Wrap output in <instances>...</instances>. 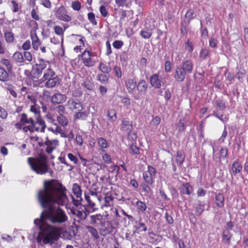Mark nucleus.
Returning a JSON list of instances; mask_svg holds the SVG:
<instances>
[{
    "mask_svg": "<svg viewBox=\"0 0 248 248\" xmlns=\"http://www.w3.org/2000/svg\"><path fill=\"white\" fill-rule=\"evenodd\" d=\"M55 72L49 66L48 68L44 71L42 79L43 81L55 77Z\"/></svg>",
    "mask_w": 248,
    "mask_h": 248,
    "instance_id": "b1692460",
    "label": "nucleus"
},
{
    "mask_svg": "<svg viewBox=\"0 0 248 248\" xmlns=\"http://www.w3.org/2000/svg\"><path fill=\"white\" fill-rule=\"evenodd\" d=\"M150 82L152 86L156 89H159L161 86V81L157 74H154L150 77Z\"/></svg>",
    "mask_w": 248,
    "mask_h": 248,
    "instance_id": "a211bd4d",
    "label": "nucleus"
},
{
    "mask_svg": "<svg viewBox=\"0 0 248 248\" xmlns=\"http://www.w3.org/2000/svg\"><path fill=\"white\" fill-rule=\"evenodd\" d=\"M99 69L103 73L108 74L111 70L109 64H107L101 62L99 65Z\"/></svg>",
    "mask_w": 248,
    "mask_h": 248,
    "instance_id": "2f4dec72",
    "label": "nucleus"
},
{
    "mask_svg": "<svg viewBox=\"0 0 248 248\" xmlns=\"http://www.w3.org/2000/svg\"><path fill=\"white\" fill-rule=\"evenodd\" d=\"M100 12L103 17H106L108 15V12L105 6L101 5L99 8Z\"/></svg>",
    "mask_w": 248,
    "mask_h": 248,
    "instance_id": "bf43d9fd",
    "label": "nucleus"
},
{
    "mask_svg": "<svg viewBox=\"0 0 248 248\" xmlns=\"http://www.w3.org/2000/svg\"><path fill=\"white\" fill-rule=\"evenodd\" d=\"M130 153L133 155H138L140 154L139 148L134 144H132L129 149Z\"/></svg>",
    "mask_w": 248,
    "mask_h": 248,
    "instance_id": "8fccbe9b",
    "label": "nucleus"
},
{
    "mask_svg": "<svg viewBox=\"0 0 248 248\" xmlns=\"http://www.w3.org/2000/svg\"><path fill=\"white\" fill-rule=\"evenodd\" d=\"M45 145H46V152L47 154H51L52 151L56 148L57 146L59 145V142L57 140H47L45 142Z\"/></svg>",
    "mask_w": 248,
    "mask_h": 248,
    "instance_id": "dca6fc26",
    "label": "nucleus"
},
{
    "mask_svg": "<svg viewBox=\"0 0 248 248\" xmlns=\"http://www.w3.org/2000/svg\"><path fill=\"white\" fill-rule=\"evenodd\" d=\"M185 156L183 153V152L181 151H178L176 153V162L178 166H181L184 160H185Z\"/></svg>",
    "mask_w": 248,
    "mask_h": 248,
    "instance_id": "7c9ffc66",
    "label": "nucleus"
},
{
    "mask_svg": "<svg viewBox=\"0 0 248 248\" xmlns=\"http://www.w3.org/2000/svg\"><path fill=\"white\" fill-rule=\"evenodd\" d=\"M156 173V170L155 168L151 166H148V170L142 174L143 178L146 183L152 185L154 182L153 178L155 176Z\"/></svg>",
    "mask_w": 248,
    "mask_h": 248,
    "instance_id": "0eeeda50",
    "label": "nucleus"
},
{
    "mask_svg": "<svg viewBox=\"0 0 248 248\" xmlns=\"http://www.w3.org/2000/svg\"><path fill=\"white\" fill-rule=\"evenodd\" d=\"M28 162L32 170L39 174H44L49 171V166L47 162V157L41 155L38 158L29 157Z\"/></svg>",
    "mask_w": 248,
    "mask_h": 248,
    "instance_id": "f03ea898",
    "label": "nucleus"
},
{
    "mask_svg": "<svg viewBox=\"0 0 248 248\" xmlns=\"http://www.w3.org/2000/svg\"><path fill=\"white\" fill-rule=\"evenodd\" d=\"M8 79V74L6 71L2 67L0 66V80L5 81Z\"/></svg>",
    "mask_w": 248,
    "mask_h": 248,
    "instance_id": "a19ab883",
    "label": "nucleus"
},
{
    "mask_svg": "<svg viewBox=\"0 0 248 248\" xmlns=\"http://www.w3.org/2000/svg\"><path fill=\"white\" fill-rule=\"evenodd\" d=\"M35 127H38L39 128V131L44 133L45 132V129L46 127V123L40 117H36V121L35 122Z\"/></svg>",
    "mask_w": 248,
    "mask_h": 248,
    "instance_id": "5701e85b",
    "label": "nucleus"
},
{
    "mask_svg": "<svg viewBox=\"0 0 248 248\" xmlns=\"http://www.w3.org/2000/svg\"><path fill=\"white\" fill-rule=\"evenodd\" d=\"M242 170V166L239 162L238 160H235L232 164L231 170L233 175H236L237 173H240Z\"/></svg>",
    "mask_w": 248,
    "mask_h": 248,
    "instance_id": "4be33fe9",
    "label": "nucleus"
},
{
    "mask_svg": "<svg viewBox=\"0 0 248 248\" xmlns=\"http://www.w3.org/2000/svg\"><path fill=\"white\" fill-rule=\"evenodd\" d=\"M245 75H246V71L243 69H240L239 70V71L237 72L236 77H237V78L239 80L242 81L245 78Z\"/></svg>",
    "mask_w": 248,
    "mask_h": 248,
    "instance_id": "09e8293b",
    "label": "nucleus"
},
{
    "mask_svg": "<svg viewBox=\"0 0 248 248\" xmlns=\"http://www.w3.org/2000/svg\"><path fill=\"white\" fill-rule=\"evenodd\" d=\"M136 87L138 91V94H134V98L136 100H139L140 98V95L146 93L148 87V84L145 80L141 79L137 84Z\"/></svg>",
    "mask_w": 248,
    "mask_h": 248,
    "instance_id": "1a4fd4ad",
    "label": "nucleus"
},
{
    "mask_svg": "<svg viewBox=\"0 0 248 248\" xmlns=\"http://www.w3.org/2000/svg\"><path fill=\"white\" fill-rule=\"evenodd\" d=\"M72 190L74 194L78 199L77 200H75L73 197H72V201L74 205L78 206V205L80 204L79 202L82 200V190L80 186L77 183H74L73 185Z\"/></svg>",
    "mask_w": 248,
    "mask_h": 248,
    "instance_id": "9d476101",
    "label": "nucleus"
},
{
    "mask_svg": "<svg viewBox=\"0 0 248 248\" xmlns=\"http://www.w3.org/2000/svg\"><path fill=\"white\" fill-rule=\"evenodd\" d=\"M49 62L45 61L42 59L38 60V62L32 66L31 71V75L33 78H38L42 74L43 71L46 67L47 64Z\"/></svg>",
    "mask_w": 248,
    "mask_h": 248,
    "instance_id": "7ed1b4c3",
    "label": "nucleus"
},
{
    "mask_svg": "<svg viewBox=\"0 0 248 248\" xmlns=\"http://www.w3.org/2000/svg\"><path fill=\"white\" fill-rule=\"evenodd\" d=\"M4 37L6 41L8 43H12L14 41V34L12 32L5 31L4 32Z\"/></svg>",
    "mask_w": 248,
    "mask_h": 248,
    "instance_id": "37998d69",
    "label": "nucleus"
},
{
    "mask_svg": "<svg viewBox=\"0 0 248 248\" xmlns=\"http://www.w3.org/2000/svg\"><path fill=\"white\" fill-rule=\"evenodd\" d=\"M177 127L179 131H183L185 130V127L184 126L183 121L181 119H180L177 124Z\"/></svg>",
    "mask_w": 248,
    "mask_h": 248,
    "instance_id": "338daca9",
    "label": "nucleus"
},
{
    "mask_svg": "<svg viewBox=\"0 0 248 248\" xmlns=\"http://www.w3.org/2000/svg\"><path fill=\"white\" fill-rule=\"evenodd\" d=\"M86 229L88 230V232L95 239H97L99 238V235L98 234V232L95 228H94L92 226H86Z\"/></svg>",
    "mask_w": 248,
    "mask_h": 248,
    "instance_id": "4c0bfd02",
    "label": "nucleus"
},
{
    "mask_svg": "<svg viewBox=\"0 0 248 248\" xmlns=\"http://www.w3.org/2000/svg\"><path fill=\"white\" fill-rule=\"evenodd\" d=\"M194 11L192 9H189L185 15V17L188 19V21L189 22L193 18V15Z\"/></svg>",
    "mask_w": 248,
    "mask_h": 248,
    "instance_id": "052dcab7",
    "label": "nucleus"
},
{
    "mask_svg": "<svg viewBox=\"0 0 248 248\" xmlns=\"http://www.w3.org/2000/svg\"><path fill=\"white\" fill-rule=\"evenodd\" d=\"M204 211V205L201 201H198L196 206V215L199 216Z\"/></svg>",
    "mask_w": 248,
    "mask_h": 248,
    "instance_id": "f704fd0d",
    "label": "nucleus"
},
{
    "mask_svg": "<svg viewBox=\"0 0 248 248\" xmlns=\"http://www.w3.org/2000/svg\"><path fill=\"white\" fill-rule=\"evenodd\" d=\"M66 100V96L60 93H56L51 97V102L53 104H62Z\"/></svg>",
    "mask_w": 248,
    "mask_h": 248,
    "instance_id": "2eb2a0df",
    "label": "nucleus"
},
{
    "mask_svg": "<svg viewBox=\"0 0 248 248\" xmlns=\"http://www.w3.org/2000/svg\"><path fill=\"white\" fill-rule=\"evenodd\" d=\"M102 158L103 161L107 164H109L111 162V159L110 156L108 154H105L103 155Z\"/></svg>",
    "mask_w": 248,
    "mask_h": 248,
    "instance_id": "69168bd1",
    "label": "nucleus"
},
{
    "mask_svg": "<svg viewBox=\"0 0 248 248\" xmlns=\"http://www.w3.org/2000/svg\"><path fill=\"white\" fill-rule=\"evenodd\" d=\"M160 122H161L160 118L158 116H156L155 117H153V119L150 121V125L153 128H155L160 124Z\"/></svg>",
    "mask_w": 248,
    "mask_h": 248,
    "instance_id": "c9c22d12",
    "label": "nucleus"
},
{
    "mask_svg": "<svg viewBox=\"0 0 248 248\" xmlns=\"http://www.w3.org/2000/svg\"><path fill=\"white\" fill-rule=\"evenodd\" d=\"M135 224L137 225L134 226V228L136 230H140L142 229L141 231L146 232L147 231V227L145 223L141 222L140 220H138L135 222Z\"/></svg>",
    "mask_w": 248,
    "mask_h": 248,
    "instance_id": "ea45409f",
    "label": "nucleus"
},
{
    "mask_svg": "<svg viewBox=\"0 0 248 248\" xmlns=\"http://www.w3.org/2000/svg\"><path fill=\"white\" fill-rule=\"evenodd\" d=\"M20 120L24 124H28V129L31 132L34 131L38 132L39 128L38 127H35V121L32 118H28L27 115L24 113L20 115Z\"/></svg>",
    "mask_w": 248,
    "mask_h": 248,
    "instance_id": "20e7f679",
    "label": "nucleus"
},
{
    "mask_svg": "<svg viewBox=\"0 0 248 248\" xmlns=\"http://www.w3.org/2000/svg\"><path fill=\"white\" fill-rule=\"evenodd\" d=\"M13 59L17 62H24V59L22 53L18 52H16L14 54Z\"/></svg>",
    "mask_w": 248,
    "mask_h": 248,
    "instance_id": "a18cd8bd",
    "label": "nucleus"
},
{
    "mask_svg": "<svg viewBox=\"0 0 248 248\" xmlns=\"http://www.w3.org/2000/svg\"><path fill=\"white\" fill-rule=\"evenodd\" d=\"M185 49L189 53L192 52L193 50V46L192 43L188 39L186 43Z\"/></svg>",
    "mask_w": 248,
    "mask_h": 248,
    "instance_id": "864d4df0",
    "label": "nucleus"
},
{
    "mask_svg": "<svg viewBox=\"0 0 248 248\" xmlns=\"http://www.w3.org/2000/svg\"><path fill=\"white\" fill-rule=\"evenodd\" d=\"M101 228L99 229L100 233L102 236H106L115 232V227L113 224L108 221L104 220L102 223Z\"/></svg>",
    "mask_w": 248,
    "mask_h": 248,
    "instance_id": "39448f33",
    "label": "nucleus"
},
{
    "mask_svg": "<svg viewBox=\"0 0 248 248\" xmlns=\"http://www.w3.org/2000/svg\"><path fill=\"white\" fill-rule=\"evenodd\" d=\"M57 120L62 126L64 127L67 125L68 119L63 115L58 116Z\"/></svg>",
    "mask_w": 248,
    "mask_h": 248,
    "instance_id": "e433bc0d",
    "label": "nucleus"
},
{
    "mask_svg": "<svg viewBox=\"0 0 248 248\" xmlns=\"http://www.w3.org/2000/svg\"><path fill=\"white\" fill-rule=\"evenodd\" d=\"M210 50L206 48H202L200 52L199 57L202 60H205L209 56Z\"/></svg>",
    "mask_w": 248,
    "mask_h": 248,
    "instance_id": "72a5a7b5",
    "label": "nucleus"
},
{
    "mask_svg": "<svg viewBox=\"0 0 248 248\" xmlns=\"http://www.w3.org/2000/svg\"><path fill=\"white\" fill-rule=\"evenodd\" d=\"M107 114L108 120L110 122H113L116 120L117 118L116 112L114 109H110L108 110L107 112Z\"/></svg>",
    "mask_w": 248,
    "mask_h": 248,
    "instance_id": "473e14b6",
    "label": "nucleus"
},
{
    "mask_svg": "<svg viewBox=\"0 0 248 248\" xmlns=\"http://www.w3.org/2000/svg\"><path fill=\"white\" fill-rule=\"evenodd\" d=\"M70 212L73 216H76L78 219V222L80 220L85 219L87 216V210L85 207L78 208L72 207L70 209Z\"/></svg>",
    "mask_w": 248,
    "mask_h": 248,
    "instance_id": "6e6552de",
    "label": "nucleus"
},
{
    "mask_svg": "<svg viewBox=\"0 0 248 248\" xmlns=\"http://www.w3.org/2000/svg\"><path fill=\"white\" fill-rule=\"evenodd\" d=\"M71 7L74 10L79 11L81 8V3L78 0L73 1Z\"/></svg>",
    "mask_w": 248,
    "mask_h": 248,
    "instance_id": "603ef678",
    "label": "nucleus"
},
{
    "mask_svg": "<svg viewBox=\"0 0 248 248\" xmlns=\"http://www.w3.org/2000/svg\"><path fill=\"white\" fill-rule=\"evenodd\" d=\"M66 189L57 180L45 181L43 188L37 192V199L44 208L40 218H36L34 223L38 227L40 232L36 238L41 246L52 244L60 237L70 240L72 235L67 231L62 232L60 226H65L68 222L66 212L59 206L66 204L68 198Z\"/></svg>",
    "mask_w": 248,
    "mask_h": 248,
    "instance_id": "f257e3e1",
    "label": "nucleus"
},
{
    "mask_svg": "<svg viewBox=\"0 0 248 248\" xmlns=\"http://www.w3.org/2000/svg\"><path fill=\"white\" fill-rule=\"evenodd\" d=\"M97 78L102 84H106L108 82V78L106 75L98 74L97 75Z\"/></svg>",
    "mask_w": 248,
    "mask_h": 248,
    "instance_id": "c03bdc74",
    "label": "nucleus"
},
{
    "mask_svg": "<svg viewBox=\"0 0 248 248\" xmlns=\"http://www.w3.org/2000/svg\"><path fill=\"white\" fill-rule=\"evenodd\" d=\"M30 111L33 112L35 115H37V117H40V110L39 108L36 105L31 106Z\"/></svg>",
    "mask_w": 248,
    "mask_h": 248,
    "instance_id": "5fc2aeb1",
    "label": "nucleus"
},
{
    "mask_svg": "<svg viewBox=\"0 0 248 248\" xmlns=\"http://www.w3.org/2000/svg\"><path fill=\"white\" fill-rule=\"evenodd\" d=\"M122 130L126 133H128L131 130L132 128V124L131 122L126 119H124L122 120Z\"/></svg>",
    "mask_w": 248,
    "mask_h": 248,
    "instance_id": "393cba45",
    "label": "nucleus"
},
{
    "mask_svg": "<svg viewBox=\"0 0 248 248\" xmlns=\"http://www.w3.org/2000/svg\"><path fill=\"white\" fill-rule=\"evenodd\" d=\"M232 236V234L229 229H225L222 232V241L226 244H229L230 240Z\"/></svg>",
    "mask_w": 248,
    "mask_h": 248,
    "instance_id": "bb28decb",
    "label": "nucleus"
},
{
    "mask_svg": "<svg viewBox=\"0 0 248 248\" xmlns=\"http://www.w3.org/2000/svg\"><path fill=\"white\" fill-rule=\"evenodd\" d=\"M11 4L13 12L14 13L17 12L19 10L18 4H17V3H16L15 0H12L11 1Z\"/></svg>",
    "mask_w": 248,
    "mask_h": 248,
    "instance_id": "e2e57ef3",
    "label": "nucleus"
},
{
    "mask_svg": "<svg viewBox=\"0 0 248 248\" xmlns=\"http://www.w3.org/2000/svg\"><path fill=\"white\" fill-rule=\"evenodd\" d=\"M216 104L217 106L221 110L225 109L226 108L225 103L222 100H217L216 101Z\"/></svg>",
    "mask_w": 248,
    "mask_h": 248,
    "instance_id": "6e6d98bb",
    "label": "nucleus"
},
{
    "mask_svg": "<svg viewBox=\"0 0 248 248\" xmlns=\"http://www.w3.org/2000/svg\"><path fill=\"white\" fill-rule=\"evenodd\" d=\"M82 61L84 65L90 67L94 66L96 63V61L93 58L95 56L93 53H91L89 51L85 50L82 54Z\"/></svg>",
    "mask_w": 248,
    "mask_h": 248,
    "instance_id": "423d86ee",
    "label": "nucleus"
},
{
    "mask_svg": "<svg viewBox=\"0 0 248 248\" xmlns=\"http://www.w3.org/2000/svg\"><path fill=\"white\" fill-rule=\"evenodd\" d=\"M125 84L128 92L131 93L133 92L134 90L136 88L137 84L136 79L129 78L126 80Z\"/></svg>",
    "mask_w": 248,
    "mask_h": 248,
    "instance_id": "412c9836",
    "label": "nucleus"
},
{
    "mask_svg": "<svg viewBox=\"0 0 248 248\" xmlns=\"http://www.w3.org/2000/svg\"><path fill=\"white\" fill-rule=\"evenodd\" d=\"M85 198L86 200L87 201L90 206H91V207H94L95 206V203L93 201L94 199H93V198L92 199H91L90 196L86 195H85Z\"/></svg>",
    "mask_w": 248,
    "mask_h": 248,
    "instance_id": "13d9d810",
    "label": "nucleus"
},
{
    "mask_svg": "<svg viewBox=\"0 0 248 248\" xmlns=\"http://www.w3.org/2000/svg\"><path fill=\"white\" fill-rule=\"evenodd\" d=\"M88 18L90 22L93 25H97V22L95 18V15L93 13H89L88 14Z\"/></svg>",
    "mask_w": 248,
    "mask_h": 248,
    "instance_id": "3c124183",
    "label": "nucleus"
},
{
    "mask_svg": "<svg viewBox=\"0 0 248 248\" xmlns=\"http://www.w3.org/2000/svg\"><path fill=\"white\" fill-rule=\"evenodd\" d=\"M124 45V42L121 40H115L112 43L113 46L116 49L121 48Z\"/></svg>",
    "mask_w": 248,
    "mask_h": 248,
    "instance_id": "4d7b16f0",
    "label": "nucleus"
},
{
    "mask_svg": "<svg viewBox=\"0 0 248 248\" xmlns=\"http://www.w3.org/2000/svg\"><path fill=\"white\" fill-rule=\"evenodd\" d=\"M88 117V113L85 111H78L75 112L74 118L75 120H86Z\"/></svg>",
    "mask_w": 248,
    "mask_h": 248,
    "instance_id": "c756f323",
    "label": "nucleus"
},
{
    "mask_svg": "<svg viewBox=\"0 0 248 248\" xmlns=\"http://www.w3.org/2000/svg\"><path fill=\"white\" fill-rule=\"evenodd\" d=\"M216 204L219 208H222L224 205V197L222 194L218 193L216 195Z\"/></svg>",
    "mask_w": 248,
    "mask_h": 248,
    "instance_id": "c85d7f7f",
    "label": "nucleus"
},
{
    "mask_svg": "<svg viewBox=\"0 0 248 248\" xmlns=\"http://www.w3.org/2000/svg\"><path fill=\"white\" fill-rule=\"evenodd\" d=\"M141 186L142 187V189H143V191L146 193V194H151V188L150 187V186L146 184H141Z\"/></svg>",
    "mask_w": 248,
    "mask_h": 248,
    "instance_id": "0e129e2a",
    "label": "nucleus"
},
{
    "mask_svg": "<svg viewBox=\"0 0 248 248\" xmlns=\"http://www.w3.org/2000/svg\"><path fill=\"white\" fill-rule=\"evenodd\" d=\"M152 34V31L150 29H143L142 30L140 33V35L144 39H149L150 38Z\"/></svg>",
    "mask_w": 248,
    "mask_h": 248,
    "instance_id": "58836bf2",
    "label": "nucleus"
},
{
    "mask_svg": "<svg viewBox=\"0 0 248 248\" xmlns=\"http://www.w3.org/2000/svg\"><path fill=\"white\" fill-rule=\"evenodd\" d=\"M66 106L68 109L71 110L81 111L83 108V105L78 100L74 98H70L67 102Z\"/></svg>",
    "mask_w": 248,
    "mask_h": 248,
    "instance_id": "9b49d317",
    "label": "nucleus"
},
{
    "mask_svg": "<svg viewBox=\"0 0 248 248\" xmlns=\"http://www.w3.org/2000/svg\"><path fill=\"white\" fill-rule=\"evenodd\" d=\"M55 16L59 20L65 22H68L71 20V17L66 14V11L63 6H61L56 10Z\"/></svg>",
    "mask_w": 248,
    "mask_h": 248,
    "instance_id": "f8f14e48",
    "label": "nucleus"
},
{
    "mask_svg": "<svg viewBox=\"0 0 248 248\" xmlns=\"http://www.w3.org/2000/svg\"><path fill=\"white\" fill-rule=\"evenodd\" d=\"M0 62L7 68L8 71H11L12 69V65L9 60L2 59L1 60Z\"/></svg>",
    "mask_w": 248,
    "mask_h": 248,
    "instance_id": "49530a36",
    "label": "nucleus"
},
{
    "mask_svg": "<svg viewBox=\"0 0 248 248\" xmlns=\"http://www.w3.org/2000/svg\"><path fill=\"white\" fill-rule=\"evenodd\" d=\"M97 142L102 152H105V149L109 146L108 142L103 138L97 139Z\"/></svg>",
    "mask_w": 248,
    "mask_h": 248,
    "instance_id": "a878e982",
    "label": "nucleus"
},
{
    "mask_svg": "<svg viewBox=\"0 0 248 248\" xmlns=\"http://www.w3.org/2000/svg\"><path fill=\"white\" fill-rule=\"evenodd\" d=\"M136 205L138 210L141 212H144L147 208L146 204L140 201H138L136 203Z\"/></svg>",
    "mask_w": 248,
    "mask_h": 248,
    "instance_id": "79ce46f5",
    "label": "nucleus"
},
{
    "mask_svg": "<svg viewBox=\"0 0 248 248\" xmlns=\"http://www.w3.org/2000/svg\"><path fill=\"white\" fill-rule=\"evenodd\" d=\"M171 70V63L169 61H166L165 62L164 70L167 73H169Z\"/></svg>",
    "mask_w": 248,
    "mask_h": 248,
    "instance_id": "680f3d73",
    "label": "nucleus"
},
{
    "mask_svg": "<svg viewBox=\"0 0 248 248\" xmlns=\"http://www.w3.org/2000/svg\"><path fill=\"white\" fill-rule=\"evenodd\" d=\"M103 217L100 214H96L91 216V224L97 226L98 225L102 224L104 222Z\"/></svg>",
    "mask_w": 248,
    "mask_h": 248,
    "instance_id": "aec40b11",
    "label": "nucleus"
},
{
    "mask_svg": "<svg viewBox=\"0 0 248 248\" xmlns=\"http://www.w3.org/2000/svg\"><path fill=\"white\" fill-rule=\"evenodd\" d=\"M60 82V81L59 77L55 76L46 80V82L45 83V86L46 88H52L59 84Z\"/></svg>",
    "mask_w": 248,
    "mask_h": 248,
    "instance_id": "6ab92c4d",
    "label": "nucleus"
},
{
    "mask_svg": "<svg viewBox=\"0 0 248 248\" xmlns=\"http://www.w3.org/2000/svg\"><path fill=\"white\" fill-rule=\"evenodd\" d=\"M181 68L187 74H191L193 69L194 64L191 60H187L184 61L181 65Z\"/></svg>",
    "mask_w": 248,
    "mask_h": 248,
    "instance_id": "4468645a",
    "label": "nucleus"
},
{
    "mask_svg": "<svg viewBox=\"0 0 248 248\" xmlns=\"http://www.w3.org/2000/svg\"><path fill=\"white\" fill-rule=\"evenodd\" d=\"M54 32L56 34L60 35V36L63 37V34H64V30H63L62 28V27H61L60 26H58V25L55 26L54 28Z\"/></svg>",
    "mask_w": 248,
    "mask_h": 248,
    "instance_id": "de8ad7c7",
    "label": "nucleus"
},
{
    "mask_svg": "<svg viewBox=\"0 0 248 248\" xmlns=\"http://www.w3.org/2000/svg\"><path fill=\"white\" fill-rule=\"evenodd\" d=\"M180 190L184 194L190 195L192 191V187L189 183H186L182 185Z\"/></svg>",
    "mask_w": 248,
    "mask_h": 248,
    "instance_id": "cd10ccee",
    "label": "nucleus"
},
{
    "mask_svg": "<svg viewBox=\"0 0 248 248\" xmlns=\"http://www.w3.org/2000/svg\"><path fill=\"white\" fill-rule=\"evenodd\" d=\"M187 74L181 68V67L177 66L175 68L174 74V78L177 82H183Z\"/></svg>",
    "mask_w": 248,
    "mask_h": 248,
    "instance_id": "ddd939ff",
    "label": "nucleus"
},
{
    "mask_svg": "<svg viewBox=\"0 0 248 248\" xmlns=\"http://www.w3.org/2000/svg\"><path fill=\"white\" fill-rule=\"evenodd\" d=\"M31 38L32 41V47L35 50H37L41 45V42L38 38L36 31L31 30L30 32Z\"/></svg>",
    "mask_w": 248,
    "mask_h": 248,
    "instance_id": "f3484780",
    "label": "nucleus"
},
{
    "mask_svg": "<svg viewBox=\"0 0 248 248\" xmlns=\"http://www.w3.org/2000/svg\"><path fill=\"white\" fill-rule=\"evenodd\" d=\"M68 158L70 161L74 162V164H77L78 163V158L72 153H69L67 155Z\"/></svg>",
    "mask_w": 248,
    "mask_h": 248,
    "instance_id": "774afa93",
    "label": "nucleus"
}]
</instances>
